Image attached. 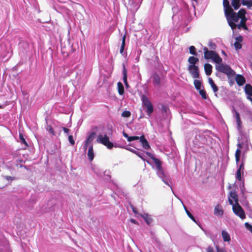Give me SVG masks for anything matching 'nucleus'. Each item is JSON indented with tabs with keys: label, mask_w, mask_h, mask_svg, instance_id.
<instances>
[{
	"label": "nucleus",
	"mask_w": 252,
	"mask_h": 252,
	"mask_svg": "<svg viewBox=\"0 0 252 252\" xmlns=\"http://www.w3.org/2000/svg\"><path fill=\"white\" fill-rule=\"evenodd\" d=\"M237 14L239 19L247 18L246 17V11L244 8L240 9Z\"/></svg>",
	"instance_id": "23"
},
{
	"label": "nucleus",
	"mask_w": 252,
	"mask_h": 252,
	"mask_svg": "<svg viewBox=\"0 0 252 252\" xmlns=\"http://www.w3.org/2000/svg\"><path fill=\"white\" fill-rule=\"evenodd\" d=\"M130 221L133 223H134V224H137V222L136 220H135L134 219H130Z\"/></svg>",
	"instance_id": "57"
},
{
	"label": "nucleus",
	"mask_w": 252,
	"mask_h": 252,
	"mask_svg": "<svg viewBox=\"0 0 252 252\" xmlns=\"http://www.w3.org/2000/svg\"><path fill=\"white\" fill-rule=\"evenodd\" d=\"M242 175V171H240V169H237L236 174V179L241 181L242 180L241 176Z\"/></svg>",
	"instance_id": "34"
},
{
	"label": "nucleus",
	"mask_w": 252,
	"mask_h": 252,
	"mask_svg": "<svg viewBox=\"0 0 252 252\" xmlns=\"http://www.w3.org/2000/svg\"><path fill=\"white\" fill-rule=\"evenodd\" d=\"M194 85L197 90H200L201 86V82L198 80H194Z\"/></svg>",
	"instance_id": "30"
},
{
	"label": "nucleus",
	"mask_w": 252,
	"mask_h": 252,
	"mask_svg": "<svg viewBox=\"0 0 252 252\" xmlns=\"http://www.w3.org/2000/svg\"><path fill=\"white\" fill-rule=\"evenodd\" d=\"M236 41L241 42L243 41V37L242 36H239L236 38Z\"/></svg>",
	"instance_id": "48"
},
{
	"label": "nucleus",
	"mask_w": 252,
	"mask_h": 252,
	"mask_svg": "<svg viewBox=\"0 0 252 252\" xmlns=\"http://www.w3.org/2000/svg\"><path fill=\"white\" fill-rule=\"evenodd\" d=\"M5 178L7 179V180H13L14 179V177H12L11 176H7L5 177Z\"/></svg>",
	"instance_id": "56"
},
{
	"label": "nucleus",
	"mask_w": 252,
	"mask_h": 252,
	"mask_svg": "<svg viewBox=\"0 0 252 252\" xmlns=\"http://www.w3.org/2000/svg\"><path fill=\"white\" fill-rule=\"evenodd\" d=\"M97 142L106 146L109 149H111L114 147L113 143L109 141V137L106 134L104 136L99 134L97 137Z\"/></svg>",
	"instance_id": "3"
},
{
	"label": "nucleus",
	"mask_w": 252,
	"mask_h": 252,
	"mask_svg": "<svg viewBox=\"0 0 252 252\" xmlns=\"http://www.w3.org/2000/svg\"><path fill=\"white\" fill-rule=\"evenodd\" d=\"M237 149H240L241 150V149L242 148V143H238V144L237 145Z\"/></svg>",
	"instance_id": "52"
},
{
	"label": "nucleus",
	"mask_w": 252,
	"mask_h": 252,
	"mask_svg": "<svg viewBox=\"0 0 252 252\" xmlns=\"http://www.w3.org/2000/svg\"><path fill=\"white\" fill-rule=\"evenodd\" d=\"M233 112L234 113V117L235 119L238 118L240 117V115L239 113L233 108V109L232 110Z\"/></svg>",
	"instance_id": "44"
},
{
	"label": "nucleus",
	"mask_w": 252,
	"mask_h": 252,
	"mask_svg": "<svg viewBox=\"0 0 252 252\" xmlns=\"http://www.w3.org/2000/svg\"><path fill=\"white\" fill-rule=\"evenodd\" d=\"M214 214L216 216H222L223 214V211L221 208V206L218 204L217 205L214 209Z\"/></svg>",
	"instance_id": "12"
},
{
	"label": "nucleus",
	"mask_w": 252,
	"mask_h": 252,
	"mask_svg": "<svg viewBox=\"0 0 252 252\" xmlns=\"http://www.w3.org/2000/svg\"><path fill=\"white\" fill-rule=\"evenodd\" d=\"M223 5L224 8L230 6L229 2L228 0H223Z\"/></svg>",
	"instance_id": "42"
},
{
	"label": "nucleus",
	"mask_w": 252,
	"mask_h": 252,
	"mask_svg": "<svg viewBox=\"0 0 252 252\" xmlns=\"http://www.w3.org/2000/svg\"><path fill=\"white\" fill-rule=\"evenodd\" d=\"M91 143H88L87 141H85V143L83 146V149L85 151H86L87 148L90 146Z\"/></svg>",
	"instance_id": "46"
},
{
	"label": "nucleus",
	"mask_w": 252,
	"mask_h": 252,
	"mask_svg": "<svg viewBox=\"0 0 252 252\" xmlns=\"http://www.w3.org/2000/svg\"><path fill=\"white\" fill-rule=\"evenodd\" d=\"M134 140L133 136H129L127 139V141L129 142H131Z\"/></svg>",
	"instance_id": "54"
},
{
	"label": "nucleus",
	"mask_w": 252,
	"mask_h": 252,
	"mask_svg": "<svg viewBox=\"0 0 252 252\" xmlns=\"http://www.w3.org/2000/svg\"><path fill=\"white\" fill-rule=\"evenodd\" d=\"M240 158H235L236 162L237 164H238V163L240 161Z\"/></svg>",
	"instance_id": "60"
},
{
	"label": "nucleus",
	"mask_w": 252,
	"mask_h": 252,
	"mask_svg": "<svg viewBox=\"0 0 252 252\" xmlns=\"http://www.w3.org/2000/svg\"><path fill=\"white\" fill-rule=\"evenodd\" d=\"M209 83L211 85L213 92L216 93L218 91V88L217 85L215 84L214 81L211 78H209L208 79Z\"/></svg>",
	"instance_id": "20"
},
{
	"label": "nucleus",
	"mask_w": 252,
	"mask_h": 252,
	"mask_svg": "<svg viewBox=\"0 0 252 252\" xmlns=\"http://www.w3.org/2000/svg\"><path fill=\"white\" fill-rule=\"evenodd\" d=\"M216 66V69L219 71L223 73L229 77L234 76L235 75V71L228 65L224 64L221 63Z\"/></svg>",
	"instance_id": "2"
},
{
	"label": "nucleus",
	"mask_w": 252,
	"mask_h": 252,
	"mask_svg": "<svg viewBox=\"0 0 252 252\" xmlns=\"http://www.w3.org/2000/svg\"><path fill=\"white\" fill-rule=\"evenodd\" d=\"M19 138L22 144H24L26 147H28L29 146L28 143L27 142V141H26L24 137L23 134L21 133L19 134Z\"/></svg>",
	"instance_id": "31"
},
{
	"label": "nucleus",
	"mask_w": 252,
	"mask_h": 252,
	"mask_svg": "<svg viewBox=\"0 0 252 252\" xmlns=\"http://www.w3.org/2000/svg\"><path fill=\"white\" fill-rule=\"evenodd\" d=\"M228 199L229 204L232 206L239 203L238 195L237 192L235 190H232L229 192Z\"/></svg>",
	"instance_id": "7"
},
{
	"label": "nucleus",
	"mask_w": 252,
	"mask_h": 252,
	"mask_svg": "<svg viewBox=\"0 0 252 252\" xmlns=\"http://www.w3.org/2000/svg\"><path fill=\"white\" fill-rule=\"evenodd\" d=\"M242 4L251 8L252 6V0H242Z\"/></svg>",
	"instance_id": "29"
},
{
	"label": "nucleus",
	"mask_w": 252,
	"mask_h": 252,
	"mask_svg": "<svg viewBox=\"0 0 252 252\" xmlns=\"http://www.w3.org/2000/svg\"><path fill=\"white\" fill-rule=\"evenodd\" d=\"M140 141L141 143L142 147L145 149L148 150L150 148V146L144 135H142L140 137Z\"/></svg>",
	"instance_id": "10"
},
{
	"label": "nucleus",
	"mask_w": 252,
	"mask_h": 252,
	"mask_svg": "<svg viewBox=\"0 0 252 252\" xmlns=\"http://www.w3.org/2000/svg\"><path fill=\"white\" fill-rule=\"evenodd\" d=\"M240 0H232L231 4L235 10H237L240 7Z\"/></svg>",
	"instance_id": "25"
},
{
	"label": "nucleus",
	"mask_w": 252,
	"mask_h": 252,
	"mask_svg": "<svg viewBox=\"0 0 252 252\" xmlns=\"http://www.w3.org/2000/svg\"><path fill=\"white\" fill-rule=\"evenodd\" d=\"M141 100L144 106L147 108V114L149 116H150L154 111L153 106L151 102L144 94L141 96Z\"/></svg>",
	"instance_id": "4"
},
{
	"label": "nucleus",
	"mask_w": 252,
	"mask_h": 252,
	"mask_svg": "<svg viewBox=\"0 0 252 252\" xmlns=\"http://www.w3.org/2000/svg\"><path fill=\"white\" fill-rule=\"evenodd\" d=\"M204 70L207 75H210L212 72V66L209 63L204 64Z\"/></svg>",
	"instance_id": "15"
},
{
	"label": "nucleus",
	"mask_w": 252,
	"mask_h": 252,
	"mask_svg": "<svg viewBox=\"0 0 252 252\" xmlns=\"http://www.w3.org/2000/svg\"><path fill=\"white\" fill-rule=\"evenodd\" d=\"M209 46L211 49H213V50H215L216 48V46H217L215 44V43H214L212 42H209Z\"/></svg>",
	"instance_id": "43"
},
{
	"label": "nucleus",
	"mask_w": 252,
	"mask_h": 252,
	"mask_svg": "<svg viewBox=\"0 0 252 252\" xmlns=\"http://www.w3.org/2000/svg\"><path fill=\"white\" fill-rule=\"evenodd\" d=\"M237 126H238V128L239 129L241 127V125H242L241 121L240 122H237Z\"/></svg>",
	"instance_id": "55"
},
{
	"label": "nucleus",
	"mask_w": 252,
	"mask_h": 252,
	"mask_svg": "<svg viewBox=\"0 0 252 252\" xmlns=\"http://www.w3.org/2000/svg\"><path fill=\"white\" fill-rule=\"evenodd\" d=\"M247 20V18L241 19L240 23L237 25L238 29H240L241 28H242L244 30H248V27L246 25Z\"/></svg>",
	"instance_id": "16"
},
{
	"label": "nucleus",
	"mask_w": 252,
	"mask_h": 252,
	"mask_svg": "<svg viewBox=\"0 0 252 252\" xmlns=\"http://www.w3.org/2000/svg\"><path fill=\"white\" fill-rule=\"evenodd\" d=\"M241 154V151L240 149H237L235 154V158H240Z\"/></svg>",
	"instance_id": "41"
},
{
	"label": "nucleus",
	"mask_w": 252,
	"mask_h": 252,
	"mask_svg": "<svg viewBox=\"0 0 252 252\" xmlns=\"http://www.w3.org/2000/svg\"><path fill=\"white\" fill-rule=\"evenodd\" d=\"M62 128L63 130V131L67 134L70 131V130L68 128L64 127H63Z\"/></svg>",
	"instance_id": "51"
},
{
	"label": "nucleus",
	"mask_w": 252,
	"mask_h": 252,
	"mask_svg": "<svg viewBox=\"0 0 252 252\" xmlns=\"http://www.w3.org/2000/svg\"><path fill=\"white\" fill-rule=\"evenodd\" d=\"M234 45L236 49H240L242 48V44L238 41H235L234 43Z\"/></svg>",
	"instance_id": "38"
},
{
	"label": "nucleus",
	"mask_w": 252,
	"mask_h": 252,
	"mask_svg": "<svg viewBox=\"0 0 252 252\" xmlns=\"http://www.w3.org/2000/svg\"><path fill=\"white\" fill-rule=\"evenodd\" d=\"M132 208V211H133V212L135 214L137 213V211L136 210V209L134 207L132 206L131 207Z\"/></svg>",
	"instance_id": "58"
},
{
	"label": "nucleus",
	"mask_w": 252,
	"mask_h": 252,
	"mask_svg": "<svg viewBox=\"0 0 252 252\" xmlns=\"http://www.w3.org/2000/svg\"><path fill=\"white\" fill-rule=\"evenodd\" d=\"M185 211L188 216V217L194 222H196V220L193 216L190 213V212L185 207Z\"/></svg>",
	"instance_id": "33"
},
{
	"label": "nucleus",
	"mask_w": 252,
	"mask_h": 252,
	"mask_svg": "<svg viewBox=\"0 0 252 252\" xmlns=\"http://www.w3.org/2000/svg\"><path fill=\"white\" fill-rule=\"evenodd\" d=\"M217 252H225L224 250L223 249H220L219 247H217Z\"/></svg>",
	"instance_id": "53"
},
{
	"label": "nucleus",
	"mask_w": 252,
	"mask_h": 252,
	"mask_svg": "<svg viewBox=\"0 0 252 252\" xmlns=\"http://www.w3.org/2000/svg\"><path fill=\"white\" fill-rule=\"evenodd\" d=\"M207 252H214L213 248L209 246L207 249Z\"/></svg>",
	"instance_id": "49"
},
{
	"label": "nucleus",
	"mask_w": 252,
	"mask_h": 252,
	"mask_svg": "<svg viewBox=\"0 0 252 252\" xmlns=\"http://www.w3.org/2000/svg\"><path fill=\"white\" fill-rule=\"evenodd\" d=\"M133 136L134 140L140 139V137L136 136Z\"/></svg>",
	"instance_id": "61"
},
{
	"label": "nucleus",
	"mask_w": 252,
	"mask_h": 252,
	"mask_svg": "<svg viewBox=\"0 0 252 252\" xmlns=\"http://www.w3.org/2000/svg\"><path fill=\"white\" fill-rule=\"evenodd\" d=\"M227 20L229 26L231 27L232 30H235L237 28V25L235 22H237L239 18L236 12H233L229 17L227 18Z\"/></svg>",
	"instance_id": "5"
},
{
	"label": "nucleus",
	"mask_w": 252,
	"mask_h": 252,
	"mask_svg": "<svg viewBox=\"0 0 252 252\" xmlns=\"http://www.w3.org/2000/svg\"><path fill=\"white\" fill-rule=\"evenodd\" d=\"M153 83L154 84V85L159 86L160 84V78L159 75L157 73H155L153 74Z\"/></svg>",
	"instance_id": "17"
},
{
	"label": "nucleus",
	"mask_w": 252,
	"mask_h": 252,
	"mask_svg": "<svg viewBox=\"0 0 252 252\" xmlns=\"http://www.w3.org/2000/svg\"><path fill=\"white\" fill-rule=\"evenodd\" d=\"M95 133L94 132H91L89 135L88 136L86 139V141H87L88 143H92V142L94 140V139L95 138Z\"/></svg>",
	"instance_id": "27"
},
{
	"label": "nucleus",
	"mask_w": 252,
	"mask_h": 252,
	"mask_svg": "<svg viewBox=\"0 0 252 252\" xmlns=\"http://www.w3.org/2000/svg\"><path fill=\"white\" fill-rule=\"evenodd\" d=\"M118 93L120 95H123L124 94V87L122 83L120 82L117 84Z\"/></svg>",
	"instance_id": "26"
},
{
	"label": "nucleus",
	"mask_w": 252,
	"mask_h": 252,
	"mask_svg": "<svg viewBox=\"0 0 252 252\" xmlns=\"http://www.w3.org/2000/svg\"><path fill=\"white\" fill-rule=\"evenodd\" d=\"M162 110H164V111H166V107L164 106H162Z\"/></svg>",
	"instance_id": "63"
},
{
	"label": "nucleus",
	"mask_w": 252,
	"mask_h": 252,
	"mask_svg": "<svg viewBox=\"0 0 252 252\" xmlns=\"http://www.w3.org/2000/svg\"><path fill=\"white\" fill-rule=\"evenodd\" d=\"M236 122L241 121L240 117H239L238 118H236Z\"/></svg>",
	"instance_id": "62"
},
{
	"label": "nucleus",
	"mask_w": 252,
	"mask_h": 252,
	"mask_svg": "<svg viewBox=\"0 0 252 252\" xmlns=\"http://www.w3.org/2000/svg\"><path fill=\"white\" fill-rule=\"evenodd\" d=\"M189 51L190 54L194 56H197L198 54L196 51V48L194 46H190L189 48Z\"/></svg>",
	"instance_id": "32"
},
{
	"label": "nucleus",
	"mask_w": 252,
	"mask_h": 252,
	"mask_svg": "<svg viewBox=\"0 0 252 252\" xmlns=\"http://www.w3.org/2000/svg\"><path fill=\"white\" fill-rule=\"evenodd\" d=\"M238 169H240V171H242V176L244 175V163L242 162L240 164L239 168Z\"/></svg>",
	"instance_id": "45"
},
{
	"label": "nucleus",
	"mask_w": 252,
	"mask_h": 252,
	"mask_svg": "<svg viewBox=\"0 0 252 252\" xmlns=\"http://www.w3.org/2000/svg\"><path fill=\"white\" fill-rule=\"evenodd\" d=\"M135 153L140 158H141L143 160H144V158L142 156V153H137V152H135Z\"/></svg>",
	"instance_id": "50"
},
{
	"label": "nucleus",
	"mask_w": 252,
	"mask_h": 252,
	"mask_svg": "<svg viewBox=\"0 0 252 252\" xmlns=\"http://www.w3.org/2000/svg\"><path fill=\"white\" fill-rule=\"evenodd\" d=\"M145 154L150 158H151L152 160L155 158L154 157V156L151 154V153L149 152H146L145 153Z\"/></svg>",
	"instance_id": "47"
},
{
	"label": "nucleus",
	"mask_w": 252,
	"mask_h": 252,
	"mask_svg": "<svg viewBox=\"0 0 252 252\" xmlns=\"http://www.w3.org/2000/svg\"><path fill=\"white\" fill-rule=\"evenodd\" d=\"M245 225L246 228L252 233V225L249 224L248 222H245Z\"/></svg>",
	"instance_id": "39"
},
{
	"label": "nucleus",
	"mask_w": 252,
	"mask_h": 252,
	"mask_svg": "<svg viewBox=\"0 0 252 252\" xmlns=\"http://www.w3.org/2000/svg\"><path fill=\"white\" fill-rule=\"evenodd\" d=\"M126 35H124L123 36L122 44H121L120 50V52L122 55H123V53L124 49H125V47L126 45Z\"/></svg>",
	"instance_id": "24"
},
{
	"label": "nucleus",
	"mask_w": 252,
	"mask_h": 252,
	"mask_svg": "<svg viewBox=\"0 0 252 252\" xmlns=\"http://www.w3.org/2000/svg\"><path fill=\"white\" fill-rule=\"evenodd\" d=\"M47 130L51 133L53 135H56V132L51 125L48 126L46 128Z\"/></svg>",
	"instance_id": "36"
},
{
	"label": "nucleus",
	"mask_w": 252,
	"mask_h": 252,
	"mask_svg": "<svg viewBox=\"0 0 252 252\" xmlns=\"http://www.w3.org/2000/svg\"><path fill=\"white\" fill-rule=\"evenodd\" d=\"M199 94L201 95L202 98L204 99H207V94L205 91L204 90H199Z\"/></svg>",
	"instance_id": "35"
},
{
	"label": "nucleus",
	"mask_w": 252,
	"mask_h": 252,
	"mask_svg": "<svg viewBox=\"0 0 252 252\" xmlns=\"http://www.w3.org/2000/svg\"><path fill=\"white\" fill-rule=\"evenodd\" d=\"M188 61L189 63V66L194 67V66L196 65V64L199 62V59L197 57L190 56L189 58Z\"/></svg>",
	"instance_id": "11"
},
{
	"label": "nucleus",
	"mask_w": 252,
	"mask_h": 252,
	"mask_svg": "<svg viewBox=\"0 0 252 252\" xmlns=\"http://www.w3.org/2000/svg\"><path fill=\"white\" fill-rule=\"evenodd\" d=\"M153 160L154 161V162H155V164L156 165V166L157 167V168L158 169V170H161L162 169V166H161V162L160 161V160H159L158 159L155 158Z\"/></svg>",
	"instance_id": "28"
},
{
	"label": "nucleus",
	"mask_w": 252,
	"mask_h": 252,
	"mask_svg": "<svg viewBox=\"0 0 252 252\" xmlns=\"http://www.w3.org/2000/svg\"><path fill=\"white\" fill-rule=\"evenodd\" d=\"M130 115H131L130 112L129 111H127V110H125V111H123L122 114V117H126V118L130 117Z\"/></svg>",
	"instance_id": "37"
},
{
	"label": "nucleus",
	"mask_w": 252,
	"mask_h": 252,
	"mask_svg": "<svg viewBox=\"0 0 252 252\" xmlns=\"http://www.w3.org/2000/svg\"><path fill=\"white\" fill-rule=\"evenodd\" d=\"M245 92L248 96H252V86L249 84H246Z\"/></svg>",
	"instance_id": "18"
},
{
	"label": "nucleus",
	"mask_w": 252,
	"mask_h": 252,
	"mask_svg": "<svg viewBox=\"0 0 252 252\" xmlns=\"http://www.w3.org/2000/svg\"><path fill=\"white\" fill-rule=\"evenodd\" d=\"M232 210L234 213L239 217L241 219L243 220L245 219L246 215L245 212L239 203L233 205L232 206Z\"/></svg>",
	"instance_id": "6"
},
{
	"label": "nucleus",
	"mask_w": 252,
	"mask_h": 252,
	"mask_svg": "<svg viewBox=\"0 0 252 252\" xmlns=\"http://www.w3.org/2000/svg\"><path fill=\"white\" fill-rule=\"evenodd\" d=\"M188 69L193 78H198L199 77V69L197 65L192 67V66H188Z\"/></svg>",
	"instance_id": "8"
},
{
	"label": "nucleus",
	"mask_w": 252,
	"mask_h": 252,
	"mask_svg": "<svg viewBox=\"0 0 252 252\" xmlns=\"http://www.w3.org/2000/svg\"><path fill=\"white\" fill-rule=\"evenodd\" d=\"M123 81L126 86H128V83L127 81V70L125 65L123 64Z\"/></svg>",
	"instance_id": "19"
},
{
	"label": "nucleus",
	"mask_w": 252,
	"mask_h": 252,
	"mask_svg": "<svg viewBox=\"0 0 252 252\" xmlns=\"http://www.w3.org/2000/svg\"><path fill=\"white\" fill-rule=\"evenodd\" d=\"M203 49L205 59L212 60L216 63H222V59L217 52L213 50H209L206 47H204Z\"/></svg>",
	"instance_id": "1"
},
{
	"label": "nucleus",
	"mask_w": 252,
	"mask_h": 252,
	"mask_svg": "<svg viewBox=\"0 0 252 252\" xmlns=\"http://www.w3.org/2000/svg\"><path fill=\"white\" fill-rule=\"evenodd\" d=\"M221 235L224 242H229L231 241L230 236L226 231L223 230Z\"/></svg>",
	"instance_id": "14"
},
{
	"label": "nucleus",
	"mask_w": 252,
	"mask_h": 252,
	"mask_svg": "<svg viewBox=\"0 0 252 252\" xmlns=\"http://www.w3.org/2000/svg\"><path fill=\"white\" fill-rule=\"evenodd\" d=\"M224 8V13L226 16V18L229 17V16L232 14L233 12H234L232 7L230 6L228 7H226Z\"/></svg>",
	"instance_id": "22"
},
{
	"label": "nucleus",
	"mask_w": 252,
	"mask_h": 252,
	"mask_svg": "<svg viewBox=\"0 0 252 252\" xmlns=\"http://www.w3.org/2000/svg\"><path fill=\"white\" fill-rule=\"evenodd\" d=\"M68 140L72 145H74L75 144V141L73 140L72 135H70L68 136Z\"/></svg>",
	"instance_id": "40"
},
{
	"label": "nucleus",
	"mask_w": 252,
	"mask_h": 252,
	"mask_svg": "<svg viewBox=\"0 0 252 252\" xmlns=\"http://www.w3.org/2000/svg\"><path fill=\"white\" fill-rule=\"evenodd\" d=\"M236 81L238 86H243L246 82V79L245 77L240 74H237L235 78Z\"/></svg>",
	"instance_id": "9"
},
{
	"label": "nucleus",
	"mask_w": 252,
	"mask_h": 252,
	"mask_svg": "<svg viewBox=\"0 0 252 252\" xmlns=\"http://www.w3.org/2000/svg\"><path fill=\"white\" fill-rule=\"evenodd\" d=\"M222 53L223 54H224V55H225V56L226 55V53H225V52H224V51H222Z\"/></svg>",
	"instance_id": "64"
},
{
	"label": "nucleus",
	"mask_w": 252,
	"mask_h": 252,
	"mask_svg": "<svg viewBox=\"0 0 252 252\" xmlns=\"http://www.w3.org/2000/svg\"><path fill=\"white\" fill-rule=\"evenodd\" d=\"M123 136L127 138V139H128V138L129 136H128V134L124 132H123Z\"/></svg>",
	"instance_id": "59"
},
{
	"label": "nucleus",
	"mask_w": 252,
	"mask_h": 252,
	"mask_svg": "<svg viewBox=\"0 0 252 252\" xmlns=\"http://www.w3.org/2000/svg\"><path fill=\"white\" fill-rule=\"evenodd\" d=\"M142 216L147 224L149 225L152 222L153 219L148 214H144Z\"/></svg>",
	"instance_id": "21"
},
{
	"label": "nucleus",
	"mask_w": 252,
	"mask_h": 252,
	"mask_svg": "<svg viewBox=\"0 0 252 252\" xmlns=\"http://www.w3.org/2000/svg\"><path fill=\"white\" fill-rule=\"evenodd\" d=\"M89 160L91 161L94 158V153L93 151V145L92 144L90 145L89 147V150L87 154Z\"/></svg>",
	"instance_id": "13"
}]
</instances>
